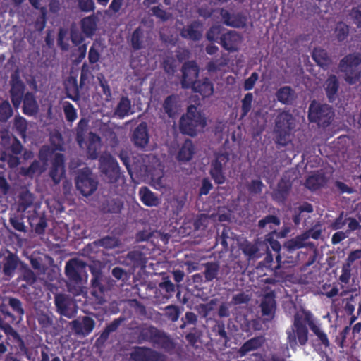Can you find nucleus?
Here are the masks:
<instances>
[{
	"instance_id": "nucleus-1",
	"label": "nucleus",
	"mask_w": 361,
	"mask_h": 361,
	"mask_svg": "<svg viewBox=\"0 0 361 361\" xmlns=\"http://www.w3.org/2000/svg\"><path fill=\"white\" fill-rule=\"evenodd\" d=\"M307 323L310 329L326 347L329 345L326 335L317 326L309 312H297L294 315L293 324L290 331H287V339L290 347L295 349L298 341L301 345H304L308 341V329Z\"/></svg>"
},
{
	"instance_id": "nucleus-2",
	"label": "nucleus",
	"mask_w": 361,
	"mask_h": 361,
	"mask_svg": "<svg viewBox=\"0 0 361 361\" xmlns=\"http://www.w3.org/2000/svg\"><path fill=\"white\" fill-rule=\"evenodd\" d=\"M343 80L349 85H355L361 79V54L353 53L343 57L338 65Z\"/></svg>"
},
{
	"instance_id": "nucleus-3",
	"label": "nucleus",
	"mask_w": 361,
	"mask_h": 361,
	"mask_svg": "<svg viewBox=\"0 0 361 361\" xmlns=\"http://www.w3.org/2000/svg\"><path fill=\"white\" fill-rule=\"evenodd\" d=\"M206 124V118L197 107L191 105L188 106L186 114L180 118L179 128L182 133L193 137L202 131Z\"/></svg>"
},
{
	"instance_id": "nucleus-4",
	"label": "nucleus",
	"mask_w": 361,
	"mask_h": 361,
	"mask_svg": "<svg viewBox=\"0 0 361 361\" xmlns=\"http://www.w3.org/2000/svg\"><path fill=\"white\" fill-rule=\"evenodd\" d=\"M75 188L84 197L92 195L98 188L99 182L89 168L80 169L75 178Z\"/></svg>"
},
{
	"instance_id": "nucleus-5",
	"label": "nucleus",
	"mask_w": 361,
	"mask_h": 361,
	"mask_svg": "<svg viewBox=\"0 0 361 361\" xmlns=\"http://www.w3.org/2000/svg\"><path fill=\"white\" fill-rule=\"evenodd\" d=\"M295 127L293 116L286 111L280 113L275 121L274 131L277 134L276 142L281 145H286L288 142V135Z\"/></svg>"
},
{
	"instance_id": "nucleus-6",
	"label": "nucleus",
	"mask_w": 361,
	"mask_h": 361,
	"mask_svg": "<svg viewBox=\"0 0 361 361\" xmlns=\"http://www.w3.org/2000/svg\"><path fill=\"white\" fill-rule=\"evenodd\" d=\"M99 169L104 178L109 183H116L121 176L116 160L109 154H102L99 159Z\"/></svg>"
},
{
	"instance_id": "nucleus-7",
	"label": "nucleus",
	"mask_w": 361,
	"mask_h": 361,
	"mask_svg": "<svg viewBox=\"0 0 361 361\" xmlns=\"http://www.w3.org/2000/svg\"><path fill=\"white\" fill-rule=\"evenodd\" d=\"M56 312L61 316L71 319L77 313L78 306L75 299L68 294L56 293L54 295Z\"/></svg>"
},
{
	"instance_id": "nucleus-8",
	"label": "nucleus",
	"mask_w": 361,
	"mask_h": 361,
	"mask_svg": "<svg viewBox=\"0 0 361 361\" xmlns=\"http://www.w3.org/2000/svg\"><path fill=\"white\" fill-rule=\"evenodd\" d=\"M334 116L331 106L322 104L315 101L312 102L309 107V119L312 122L317 123L319 126H328Z\"/></svg>"
},
{
	"instance_id": "nucleus-9",
	"label": "nucleus",
	"mask_w": 361,
	"mask_h": 361,
	"mask_svg": "<svg viewBox=\"0 0 361 361\" xmlns=\"http://www.w3.org/2000/svg\"><path fill=\"white\" fill-rule=\"evenodd\" d=\"M130 361H166V356L146 347H135L130 354Z\"/></svg>"
},
{
	"instance_id": "nucleus-10",
	"label": "nucleus",
	"mask_w": 361,
	"mask_h": 361,
	"mask_svg": "<svg viewBox=\"0 0 361 361\" xmlns=\"http://www.w3.org/2000/svg\"><path fill=\"white\" fill-rule=\"evenodd\" d=\"M86 264L79 259H72L67 262L65 267V274L68 281L80 283L82 281V274L85 272Z\"/></svg>"
},
{
	"instance_id": "nucleus-11",
	"label": "nucleus",
	"mask_w": 361,
	"mask_h": 361,
	"mask_svg": "<svg viewBox=\"0 0 361 361\" xmlns=\"http://www.w3.org/2000/svg\"><path fill=\"white\" fill-rule=\"evenodd\" d=\"M95 324L92 318L83 316L71 321L69 323V326L75 335L85 337L92 331Z\"/></svg>"
},
{
	"instance_id": "nucleus-12",
	"label": "nucleus",
	"mask_w": 361,
	"mask_h": 361,
	"mask_svg": "<svg viewBox=\"0 0 361 361\" xmlns=\"http://www.w3.org/2000/svg\"><path fill=\"white\" fill-rule=\"evenodd\" d=\"M181 85L183 88L191 87L197 81L199 73V68L193 61L185 62L182 66Z\"/></svg>"
},
{
	"instance_id": "nucleus-13",
	"label": "nucleus",
	"mask_w": 361,
	"mask_h": 361,
	"mask_svg": "<svg viewBox=\"0 0 361 361\" xmlns=\"http://www.w3.org/2000/svg\"><path fill=\"white\" fill-rule=\"evenodd\" d=\"M228 160V154L223 153L217 154L215 159L212 163L210 174L214 181L218 184H221L225 181L223 169L226 167Z\"/></svg>"
},
{
	"instance_id": "nucleus-14",
	"label": "nucleus",
	"mask_w": 361,
	"mask_h": 361,
	"mask_svg": "<svg viewBox=\"0 0 361 361\" xmlns=\"http://www.w3.org/2000/svg\"><path fill=\"white\" fill-rule=\"evenodd\" d=\"M131 141L136 147L140 149H144L148 145L149 134L146 122H142L134 129Z\"/></svg>"
},
{
	"instance_id": "nucleus-15",
	"label": "nucleus",
	"mask_w": 361,
	"mask_h": 361,
	"mask_svg": "<svg viewBox=\"0 0 361 361\" xmlns=\"http://www.w3.org/2000/svg\"><path fill=\"white\" fill-rule=\"evenodd\" d=\"M63 162V155L61 153H56L49 171V176L55 185L60 183L65 173Z\"/></svg>"
},
{
	"instance_id": "nucleus-16",
	"label": "nucleus",
	"mask_w": 361,
	"mask_h": 361,
	"mask_svg": "<svg viewBox=\"0 0 361 361\" xmlns=\"http://www.w3.org/2000/svg\"><path fill=\"white\" fill-rule=\"evenodd\" d=\"M10 90L12 103L16 108H18L24 93V84L17 75H13L11 80Z\"/></svg>"
},
{
	"instance_id": "nucleus-17",
	"label": "nucleus",
	"mask_w": 361,
	"mask_h": 361,
	"mask_svg": "<svg viewBox=\"0 0 361 361\" xmlns=\"http://www.w3.org/2000/svg\"><path fill=\"white\" fill-rule=\"evenodd\" d=\"M122 207L123 202L114 197H105L99 204V209L104 213H119Z\"/></svg>"
},
{
	"instance_id": "nucleus-18",
	"label": "nucleus",
	"mask_w": 361,
	"mask_h": 361,
	"mask_svg": "<svg viewBox=\"0 0 361 361\" xmlns=\"http://www.w3.org/2000/svg\"><path fill=\"white\" fill-rule=\"evenodd\" d=\"M220 14L224 24L231 27H243L246 24V18L240 13H230L228 11L221 9Z\"/></svg>"
},
{
	"instance_id": "nucleus-19",
	"label": "nucleus",
	"mask_w": 361,
	"mask_h": 361,
	"mask_svg": "<svg viewBox=\"0 0 361 361\" xmlns=\"http://www.w3.org/2000/svg\"><path fill=\"white\" fill-rule=\"evenodd\" d=\"M242 42L241 36L235 31H229L221 37V44L228 51H235Z\"/></svg>"
},
{
	"instance_id": "nucleus-20",
	"label": "nucleus",
	"mask_w": 361,
	"mask_h": 361,
	"mask_svg": "<svg viewBox=\"0 0 361 361\" xmlns=\"http://www.w3.org/2000/svg\"><path fill=\"white\" fill-rule=\"evenodd\" d=\"M275 295L273 292L266 294L261 302L260 307L263 316H267V320L274 318L276 310Z\"/></svg>"
},
{
	"instance_id": "nucleus-21",
	"label": "nucleus",
	"mask_w": 361,
	"mask_h": 361,
	"mask_svg": "<svg viewBox=\"0 0 361 361\" xmlns=\"http://www.w3.org/2000/svg\"><path fill=\"white\" fill-rule=\"evenodd\" d=\"M180 35L194 41L199 40L202 36V25L198 21H193L181 30Z\"/></svg>"
},
{
	"instance_id": "nucleus-22",
	"label": "nucleus",
	"mask_w": 361,
	"mask_h": 361,
	"mask_svg": "<svg viewBox=\"0 0 361 361\" xmlns=\"http://www.w3.org/2000/svg\"><path fill=\"white\" fill-rule=\"evenodd\" d=\"M308 235L305 232L296 237L288 240L285 246L289 250H294L302 247L314 248L315 246L314 243L308 241Z\"/></svg>"
},
{
	"instance_id": "nucleus-23",
	"label": "nucleus",
	"mask_w": 361,
	"mask_h": 361,
	"mask_svg": "<svg viewBox=\"0 0 361 361\" xmlns=\"http://www.w3.org/2000/svg\"><path fill=\"white\" fill-rule=\"evenodd\" d=\"M265 342L264 336L254 337L247 341L238 350V353L241 356H245L250 351L256 350L262 346Z\"/></svg>"
},
{
	"instance_id": "nucleus-24",
	"label": "nucleus",
	"mask_w": 361,
	"mask_h": 361,
	"mask_svg": "<svg viewBox=\"0 0 361 361\" xmlns=\"http://www.w3.org/2000/svg\"><path fill=\"white\" fill-rule=\"evenodd\" d=\"M203 269L202 274L204 278V282H210L217 279L220 271L219 264L214 262H207L202 264Z\"/></svg>"
},
{
	"instance_id": "nucleus-25",
	"label": "nucleus",
	"mask_w": 361,
	"mask_h": 361,
	"mask_svg": "<svg viewBox=\"0 0 361 361\" xmlns=\"http://www.w3.org/2000/svg\"><path fill=\"white\" fill-rule=\"evenodd\" d=\"M159 330L152 326L143 325L139 327L138 341L154 343Z\"/></svg>"
},
{
	"instance_id": "nucleus-26",
	"label": "nucleus",
	"mask_w": 361,
	"mask_h": 361,
	"mask_svg": "<svg viewBox=\"0 0 361 361\" xmlns=\"http://www.w3.org/2000/svg\"><path fill=\"white\" fill-rule=\"evenodd\" d=\"M178 98L175 95L168 96L162 105L165 114L170 118L174 117L178 112Z\"/></svg>"
},
{
	"instance_id": "nucleus-27",
	"label": "nucleus",
	"mask_w": 361,
	"mask_h": 361,
	"mask_svg": "<svg viewBox=\"0 0 361 361\" xmlns=\"http://www.w3.org/2000/svg\"><path fill=\"white\" fill-rule=\"evenodd\" d=\"M142 202L148 207H157L160 203L159 198L147 187H142L139 190Z\"/></svg>"
},
{
	"instance_id": "nucleus-28",
	"label": "nucleus",
	"mask_w": 361,
	"mask_h": 361,
	"mask_svg": "<svg viewBox=\"0 0 361 361\" xmlns=\"http://www.w3.org/2000/svg\"><path fill=\"white\" fill-rule=\"evenodd\" d=\"M132 113V106L130 99L126 97H122L114 109V115L120 118H123Z\"/></svg>"
},
{
	"instance_id": "nucleus-29",
	"label": "nucleus",
	"mask_w": 361,
	"mask_h": 361,
	"mask_svg": "<svg viewBox=\"0 0 361 361\" xmlns=\"http://www.w3.org/2000/svg\"><path fill=\"white\" fill-rule=\"evenodd\" d=\"M46 164H42L39 161H34L29 167H21L20 173L22 176L32 178L35 175H40L46 170Z\"/></svg>"
},
{
	"instance_id": "nucleus-30",
	"label": "nucleus",
	"mask_w": 361,
	"mask_h": 361,
	"mask_svg": "<svg viewBox=\"0 0 361 361\" xmlns=\"http://www.w3.org/2000/svg\"><path fill=\"white\" fill-rule=\"evenodd\" d=\"M191 87L194 92L200 93L204 97L211 96L214 92L213 85L208 79L197 81Z\"/></svg>"
},
{
	"instance_id": "nucleus-31",
	"label": "nucleus",
	"mask_w": 361,
	"mask_h": 361,
	"mask_svg": "<svg viewBox=\"0 0 361 361\" xmlns=\"http://www.w3.org/2000/svg\"><path fill=\"white\" fill-rule=\"evenodd\" d=\"M23 112L30 116L35 115L37 113L39 106L37 102L32 93L25 94L23 99Z\"/></svg>"
},
{
	"instance_id": "nucleus-32",
	"label": "nucleus",
	"mask_w": 361,
	"mask_h": 361,
	"mask_svg": "<svg viewBox=\"0 0 361 361\" xmlns=\"http://www.w3.org/2000/svg\"><path fill=\"white\" fill-rule=\"evenodd\" d=\"M277 99L283 104H291L296 97L295 91L289 86H284L276 93Z\"/></svg>"
},
{
	"instance_id": "nucleus-33",
	"label": "nucleus",
	"mask_w": 361,
	"mask_h": 361,
	"mask_svg": "<svg viewBox=\"0 0 361 361\" xmlns=\"http://www.w3.org/2000/svg\"><path fill=\"white\" fill-rule=\"evenodd\" d=\"M195 153V148L190 140H186L180 147L177 159L181 161L190 160Z\"/></svg>"
},
{
	"instance_id": "nucleus-34",
	"label": "nucleus",
	"mask_w": 361,
	"mask_h": 361,
	"mask_svg": "<svg viewBox=\"0 0 361 361\" xmlns=\"http://www.w3.org/2000/svg\"><path fill=\"white\" fill-rule=\"evenodd\" d=\"M153 344L154 345H157L166 351L172 350L175 348V344L172 339L166 333L160 330Z\"/></svg>"
},
{
	"instance_id": "nucleus-35",
	"label": "nucleus",
	"mask_w": 361,
	"mask_h": 361,
	"mask_svg": "<svg viewBox=\"0 0 361 361\" xmlns=\"http://www.w3.org/2000/svg\"><path fill=\"white\" fill-rule=\"evenodd\" d=\"M98 18L94 16H90L81 20L82 32L87 36H92L97 30Z\"/></svg>"
},
{
	"instance_id": "nucleus-36",
	"label": "nucleus",
	"mask_w": 361,
	"mask_h": 361,
	"mask_svg": "<svg viewBox=\"0 0 361 361\" xmlns=\"http://www.w3.org/2000/svg\"><path fill=\"white\" fill-rule=\"evenodd\" d=\"M339 87L338 78L334 75H331L324 83L326 95L330 101L335 99Z\"/></svg>"
},
{
	"instance_id": "nucleus-37",
	"label": "nucleus",
	"mask_w": 361,
	"mask_h": 361,
	"mask_svg": "<svg viewBox=\"0 0 361 361\" xmlns=\"http://www.w3.org/2000/svg\"><path fill=\"white\" fill-rule=\"evenodd\" d=\"M35 205V198L30 191L24 190L19 195V209L25 211Z\"/></svg>"
},
{
	"instance_id": "nucleus-38",
	"label": "nucleus",
	"mask_w": 361,
	"mask_h": 361,
	"mask_svg": "<svg viewBox=\"0 0 361 361\" xmlns=\"http://www.w3.org/2000/svg\"><path fill=\"white\" fill-rule=\"evenodd\" d=\"M290 189L289 181L281 180L277 185V188L273 192L272 197L279 202H282L287 197Z\"/></svg>"
},
{
	"instance_id": "nucleus-39",
	"label": "nucleus",
	"mask_w": 361,
	"mask_h": 361,
	"mask_svg": "<svg viewBox=\"0 0 361 361\" xmlns=\"http://www.w3.org/2000/svg\"><path fill=\"white\" fill-rule=\"evenodd\" d=\"M312 58L314 61L322 68L329 66L331 63V60L326 51L321 48H315L314 49Z\"/></svg>"
},
{
	"instance_id": "nucleus-40",
	"label": "nucleus",
	"mask_w": 361,
	"mask_h": 361,
	"mask_svg": "<svg viewBox=\"0 0 361 361\" xmlns=\"http://www.w3.org/2000/svg\"><path fill=\"white\" fill-rule=\"evenodd\" d=\"M18 263V257L15 255L9 253L4 259V274L6 276H11L17 268Z\"/></svg>"
},
{
	"instance_id": "nucleus-41",
	"label": "nucleus",
	"mask_w": 361,
	"mask_h": 361,
	"mask_svg": "<svg viewBox=\"0 0 361 361\" xmlns=\"http://www.w3.org/2000/svg\"><path fill=\"white\" fill-rule=\"evenodd\" d=\"M325 183L324 177L320 174H313L307 178L305 186L312 190H315Z\"/></svg>"
},
{
	"instance_id": "nucleus-42",
	"label": "nucleus",
	"mask_w": 361,
	"mask_h": 361,
	"mask_svg": "<svg viewBox=\"0 0 361 361\" xmlns=\"http://www.w3.org/2000/svg\"><path fill=\"white\" fill-rule=\"evenodd\" d=\"M102 51L101 42L95 41L90 49L88 53V60L90 63H97L100 59V54Z\"/></svg>"
},
{
	"instance_id": "nucleus-43",
	"label": "nucleus",
	"mask_w": 361,
	"mask_h": 361,
	"mask_svg": "<svg viewBox=\"0 0 361 361\" xmlns=\"http://www.w3.org/2000/svg\"><path fill=\"white\" fill-rule=\"evenodd\" d=\"M279 224L280 220L274 215H268L258 222L259 228H267L269 231L274 230V226H279Z\"/></svg>"
},
{
	"instance_id": "nucleus-44",
	"label": "nucleus",
	"mask_w": 361,
	"mask_h": 361,
	"mask_svg": "<svg viewBox=\"0 0 361 361\" xmlns=\"http://www.w3.org/2000/svg\"><path fill=\"white\" fill-rule=\"evenodd\" d=\"M140 159L143 162V165L140 167V172L144 174H150L152 178H154L152 167L151 166L147 165V164L149 162H157V158L153 155H145L142 156Z\"/></svg>"
},
{
	"instance_id": "nucleus-45",
	"label": "nucleus",
	"mask_w": 361,
	"mask_h": 361,
	"mask_svg": "<svg viewBox=\"0 0 361 361\" xmlns=\"http://www.w3.org/2000/svg\"><path fill=\"white\" fill-rule=\"evenodd\" d=\"M95 244L106 249H112L118 247L121 243L117 238L106 236L96 241Z\"/></svg>"
},
{
	"instance_id": "nucleus-46",
	"label": "nucleus",
	"mask_w": 361,
	"mask_h": 361,
	"mask_svg": "<svg viewBox=\"0 0 361 361\" xmlns=\"http://www.w3.org/2000/svg\"><path fill=\"white\" fill-rule=\"evenodd\" d=\"M91 272L93 278L91 280V289H105L102 283V272L100 270L90 267Z\"/></svg>"
},
{
	"instance_id": "nucleus-47",
	"label": "nucleus",
	"mask_w": 361,
	"mask_h": 361,
	"mask_svg": "<svg viewBox=\"0 0 361 361\" xmlns=\"http://www.w3.org/2000/svg\"><path fill=\"white\" fill-rule=\"evenodd\" d=\"M50 141L51 145L56 150H63V139L61 134L57 130H54L50 133Z\"/></svg>"
},
{
	"instance_id": "nucleus-48",
	"label": "nucleus",
	"mask_w": 361,
	"mask_h": 361,
	"mask_svg": "<svg viewBox=\"0 0 361 361\" xmlns=\"http://www.w3.org/2000/svg\"><path fill=\"white\" fill-rule=\"evenodd\" d=\"M87 128V121L85 119H81L76 128V140L80 146H82L84 142Z\"/></svg>"
},
{
	"instance_id": "nucleus-49",
	"label": "nucleus",
	"mask_w": 361,
	"mask_h": 361,
	"mask_svg": "<svg viewBox=\"0 0 361 361\" xmlns=\"http://www.w3.org/2000/svg\"><path fill=\"white\" fill-rule=\"evenodd\" d=\"M102 130L103 131L104 136L106 138L112 147H116L118 145L119 140L113 129L104 125Z\"/></svg>"
},
{
	"instance_id": "nucleus-50",
	"label": "nucleus",
	"mask_w": 361,
	"mask_h": 361,
	"mask_svg": "<svg viewBox=\"0 0 361 361\" xmlns=\"http://www.w3.org/2000/svg\"><path fill=\"white\" fill-rule=\"evenodd\" d=\"M104 290L105 289H91L90 295L94 305L100 306L106 303Z\"/></svg>"
},
{
	"instance_id": "nucleus-51",
	"label": "nucleus",
	"mask_w": 361,
	"mask_h": 361,
	"mask_svg": "<svg viewBox=\"0 0 361 361\" xmlns=\"http://www.w3.org/2000/svg\"><path fill=\"white\" fill-rule=\"evenodd\" d=\"M242 250L250 259L259 257V255L258 254L259 248L255 244L246 243L242 245Z\"/></svg>"
},
{
	"instance_id": "nucleus-52",
	"label": "nucleus",
	"mask_w": 361,
	"mask_h": 361,
	"mask_svg": "<svg viewBox=\"0 0 361 361\" xmlns=\"http://www.w3.org/2000/svg\"><path fill=\"white\" fill-rule=\"evenodd\" d=\"M13 115L12 108L7 101L0 104V121L6 122Z\"/></svg>"
},
{
	"instance_id": "nucleus-53",
	"label": "nucleus",
	"mask_w": 361,
	"mask_h": 361,
	"mask_svg": "<svg viewBox=\"0 0 361 361\" xmlns=\"http://www.w3.org/2000/svg\"><path fill=\"white\" fill-rule=\"evenodd\" d=\"M165 316L172 322H176L180 316V308L173 305H168L164 308Z\"/></svg>"
},
{
	"instance_id": "nucleus-54",
	"label": "nucleus",
	"mask_w": 361,
	"mask_h": 361,
	"mask_svg": "<svg viewBox=\"0 0 361 361\" xmlns=\"http://www.w3.org/2000/svg\"><path fill=\"white\" fill-rule=\"evenodd\" d=\"M0 160L7 162V164L10 168H15L20 163V159L16 155L6 154L5 152L1 153Z\"/></svg>"
},
{
	"instance_id": "nucleus-55",
	"label": "nucleus",
	"mask_w": 361,
	"mask_h": 361,
	"mask_svg": "<svg viewBox=\"0 0 361 361\" xmlns=\"http://www.w3.org/2000/svg\"><path fill=\"white\" fill-rule=\"evenodd\" d=\"M127 258L132 261L135 266H144L146 262L142 254L138 251L128 252Z\"/></svg>"
},
{
	"instance_id": "nucleus-56",
	"label": "nucleus",
	"mask_w": 361,
	"mask_h": 361,
	"mask_svg": "<svg viewBox=\"0 0 361 361\" xmlns=\"http://www.w3.org/2000/svg\"><path fill=\"white\" fill-rule=\"evenodd\" d=\"M226 64L227 60L224 57H221L219 59L210 61L207 64V68L209 72H216L217 71H219L222 67L225 66Z\"/></svg>"
},
{
	"instance_id": "nucleus-57",
	"label": "nucleus",
	"mask_w": 361,
	"mask_h": 361,
	"mask_svg": "<svg viewBox=\"0 0 361 361\" xmlns=\"http://www.w3.org/2000/svg\"><path fill=\"white\" fill-rule=\"evenodd\" d=\"M8 304L13 309V310L16 312L19 316L22 317L25 312L23 308L22 302L20 300L9 297L7 298Z\"/></svg>"
},
{
	"instance_id": "nucleus-58",
	"label": "nucleus",
	"mask_w": 361,
	"mask_h": 361,
	"mask_svg": "<svg viewBox=\"0 0 361 361\" xmlns=\"http://www.w3.org/2000/svg\"><path fill=\"white\" fill-rule=\"evenodd\" d=\"M27 121L21 116H16L14 118V127L22 135L23 137L25 136V132L27 130Z\"/></svg>"
},
{
	"instance_id": "nucleus-59",
	"label": "nucleus",
	"mask_w": 361,
	"mask_h": 361,
	"mask_svg": "<svg viewBox=\"0 0 361 361\" xmlns=\"http://www.w3.org/2000/svg\"><path fill=\"white\" fill-rule=\"evenodd\" d=\"M253 95L252 93H247L242 100V116H245L251 110Z\"/></svg>"
},
{
	"instance_id": "nucleus-60",
	"label": "nucleus",
	"mask_w": 361,
	"mask_h": 361,
	"mask_svg": "<svg viewBox=\"0 0 361 361\" xmlns=\"http://www.w3.org/2000/svg\"><path fill=\"white\" fill-rule=\"evenodd\" d=\"M66 288L68 291L73 296H78L83 293V288L80 286V283H76L71 281L66 282Z\"/></svg>"
},
{
	"instance_id": "nucleus-61",
	"label": "nucleus",
	"mask_w": 361,
	"mask_h": 361,
	"mask_svg": "<svg viewBox=\"0 0 361 361\" xmlns=\"http://www.w3.org/2000/svg\"><path fill=\"white\" fill-rule=\"evenodd\" d=\"M348 27L343 23L337 24L336 27V36L339 41L344 40L348 35Z\"/></svg>"
},
{
	"instance_id": "nucleus-62",
	"label": "nucleus",
	"mask_w": 361,
	"mask_h": 361,
	"mask_svg": "<svg viewBox=\"0 0 361 361\" xmlns=\"http://www.w3.org/2000/svg\"><path fill=\"white\" fill-rule=\"evenodd\" d=\"M251 300V295L246 293L242 292L235 294L232 298V303L234 305L246 304Z\"/></svg>"
},
{
	"instance_id": "nucleus-63",
	"label": "nucleus",
	"mask_w": 361,
	"mask_h": 361,
	"mask_svg": "<svg viewBox=\"0 0 361 361\" xmlns=\"http://www.w3.org/2000/svg\"><path fill=\"white\" fill-rule=\"evenodd\" d=\"M63 111L68 121L73 122L77 117V113L75 108L70 103H65L63 105Z\"/></svg>"
},
{
	"instance_id": "nucleus-64",
	"label": "nucleus",
	"mask_w": 361,
	"mask_h": 361,
	"mask_svg": "<svg viewBox=\"0 0 361 361\" xmlns=\"http://www.w3.org/2000/svg\"><path fill=\"white\" fill-rule=\"evenodd\" d=\"M142 32L139 29H136L131 37V44L133 47L135 49H140L142 47Z\"/></svg>"
}]
</instances>
